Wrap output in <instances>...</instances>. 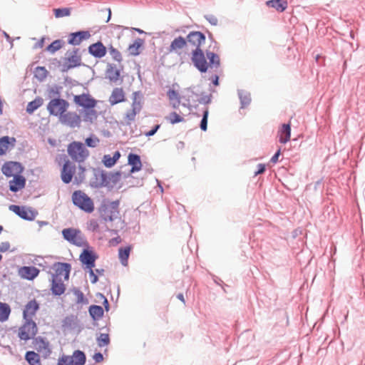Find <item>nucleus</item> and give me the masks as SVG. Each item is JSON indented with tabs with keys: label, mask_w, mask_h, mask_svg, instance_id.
I'll use <instances>...</instances> for the list:
<instances>
[{
	"label": "nucleus",
	"mask_w": 365,
	"mask_h": 365,
	"mask_svg": "<svg viewBox=\"0 0 365 365\" xmlns=\"http://www.w3.org/2000/svg\"><path fill=\"white\" fill-rule=\"evenodd\" d=\"M73 102L77 106L82 108V110L79 114L75 111H66L59 118L62 125L71 128H78L82 121L92 124L97 120L98 113L95 108L98 101L91 95L86 93L75 95Z\"/></svg>",
	"instance_id": "f257e3e1"
},
{
	"label": "nucleus",
	"mask_w": 365,
	"mask_h": 365,
	"mask_svg": "<svg viewBox=\"0 0 365 365\" xmlns=\"http://www.w3.org/2000/svg\"><path fill=\"white\" fill-rule=\"evenodd\" d=\"M209 63L207 62L202 49L193 50L192 53V61L195 66L202 73L207 71L208 68H217L220 65V59L218 55L213 52H207Z\"/></svg>",
	"instance_id": "f03ea898"
},
{
	"label": "nucleus",
	"mask_w": 365,
	"mask_h": 365,
	"mask_svg": "<svg viewBox=\"0 0 365 365\" xmlns=\"http://www.w3.org/2000/svg\"><path fill=\"white\" fill-rule=\"evenodd\" d=\"M67 152L71 158L77 162H84L89 155L88 150L81 142L73 141L68 144Z\"/></svg>",
	"instance_id": "7ed1b4c3"
},
{
	"label": "nucleus",
	"mask_w": 365,
	"mask_h": 365,
	"mask_svg": "<svg viewBox=\"0 0 365 365\" xmlns=\"http://www.w3.org/2000/svg\"><path fill=\"white\" fill-rule=\"evenodd\" d=\"M73 204L87 213H91L94 210L93 200L81 190H76L72 195Z\"/></svg>",
	"instance_id": "20e7f679"
},
{
	"label": "nucleus",
	"mask_w": 365,
	"mask_h": 365,
	"mask_svg": "<svg viewBox=\"0 0 365 365\" xmlns=\"http://www.w3.org/2000/svg\"><path fill=\"white\" fill-rule=\"evenodd\" d=\"M63 237L69 242L78 246L85 247L88 246L87 241L84 237L82 232L77 229L67 228L62 231Z\"/></svg>",
	"instance_id": "39448f33"
},
{
	"label": "nucleus",
	"mask_w": 365,
	"mask_h": 365,
	"mask_svg": "<svg viewBox=\"0 0 365 365\" xmlns=\"http://www.w3.org/2000/svg\"><path fill=\"white\" fill-rule=\"evenodd\" d=\"M101 217L105 221H113L119 217V201L105 204L100 208Z\"/></svg>",
	"instance_id": "423d86ee"
},
{
	"label": "nucleus",
	"mask_w": 365,
	"mask_h": 365,
	"mask_svg": "<svg viewBox=\"0 0 365 365\" xmlns=\"http://www.w3.org/2000/svg\"><path fill=\"white\" fill-rule=\"evenodd\" d=\"M38 332V327L33 319H25V322L19 327L18 336L20 339L28 341L32 339Z\"/></svg>",
	"instance_id": "0eeeda50"
},
{
	"label": "nucleus",
	"mask_w": 365,
	"mask_h": 365,
	"mask_svg": "<svg viewBox=\"0 0 365 365\" xmlns=\"http://www.w3.org/2000/svg\"><path fill=\"white\" fill-rule=\"evenodd\" d=\"M62 160L64 161V164L61 171V178L64 183L68 184L72 180L76 167L69 160L66 159V155H60L56 158V161L59 164Z\"/></svg>",
	"instance_id": "6e6552de"
},
{
	"label": "nucleus",
	"mask_w": 365,
	"mask_h": 365,
	"mask_svg": "<svg viewBox=\"0 0 365 365\" xmlns=\"http://www.w3.org/2000/svg\"><path fill=\"white\" fill-rule=\"evenodd\" d=\"M68 106L69 103L66 100L53 98L48 103L47 110L51 115L61 118L67 110Z\"/></svg>",
	"instance_id": "1a4fd4ad"
},
{
	"label": "nucleus",
	"mask_w": 365,
	"mask_h": 365,
	"mask_svg": "<svg viewBox=\"0 0 365 365\" xmlns=\"http://www.w3.org/2000/svg\"><path fill=\"white\" fill-rule=\"evenodd\" d=\"M81 63V56L79 54L78 48L68 51L66 53V56L63 63V71H67L71 68L79 66Z\"/></svg>",
	"instance_id": "9d476101"
},
{
	"label": "nucleus",
	"mask_w": 365,
	"mask_h": 365,
	"mask_svg": "<svg viewBox=\"0 0 365 365\" xmlns=\"http://www.w3.org/2000/svg\"><path fill=\"white\" fill-rule=\"evenodd\" d=\"M53 269L54 273L52 275L53 279L68 280L71 271V265L68 263L57 262L53 264Z\"/></svg>",
	"instance_id": "9b49d317"
},
{
	"label": "nucleus",
	"mask_w": 365,
	"mask_h": 365,
	"mask_svg": "<svg viewBox=\"0 0 365 365\" xmlns=\"http://www.w3.org/2000/svg\"><path fill=\"white\" fill-rule=\"evenodd\" d=\"M9 210L14 212L24 220H34L37 215V212L28 207H20L16 205L9 206Z\"/></svg>",
	"instance_id": "f8f14e48"
},
{
	"label": "nucleus",
	"mask_w": 365,
	"mask_h": 365,
	"mask_svg": "<svg viewBox=\"0 0 365 365\" xmlns=\"http://www.w3.org/2000/svg\"><path fill=\"white\" fill-rule=\"evenodd\" d=\"M24 168L21 163L14 161L6 162L2 168L1 171L6 177H14L20 175L23 172Z\"/></svg>",
	"instance_id": "ddd939ff"
},
{
	"label": "nucleus",
	"mask_w": 365,
	"mask_h": 365,
	"mask_svg": "<svg viewBox=\"0 0 365 365\" xmlns=\"http://www.w3.org/2000/svg\"><path fill=\"white\" fill-rule=\"evenodd\" d=\"M32 344L34 348L41 354L43 357L46 358L51 354V350L49 342L41 336L34 338Z\"/></svg>",
	"instance_id": "4468645a"
},
{
	"label": "nucleus",
	"mask_w": 365,
	"mask_h": 365,
	"mask_svg": "<svg viewBox=\"0 0 365 365\" xmlns=\"http://www.w3.org/2000/svg\"><path fill=\"white\" fill-rule=\"evenodd\" d=\"M187 43L195 48L194 50L201 49V46L205 42V36L200 31H191L186 38Z\"/></svg>",
	"instance_id": "2eb2a0df"
},
{
	"label": "nucleus",
	"mask_w": 365,
	"mask_h": 365,
	"mask_svg": "<svg viewBox=\"0 0 365 365\" xmlns=\"http://www.w3.org/2000/svg\"><path fill=\"white\" fill-rule=\"evenodd\" d=\"M40 308L39 303L35 299L29 301L24 306L23 317L24 319H32Z\"/></svg>",
	"instance_id": "dca6fc26"
},
{
	"label": "nucleus",
	"mask_w": 365,
	"mask_h": 365,
	"mask_svg": "<svg viewBox=\"0 0 365 365\" xmlns=\"http://www.w3.org/2000/svg\"><path fill=\"white\" fill-rule=\"evenodd\" d=\"M97 258L98 256L93 251L87 249H84L79 257L81 262L86 264L88 269L95 267V261Z\"/></svg>",
	"instance_id": "f3484780"
},
{
	"label": "nucleus",
	"mask_w": 365,
	"mask_h": 365,
	"mask_svg": "<svg viewBox=\"0 0 365 365\" xmlns=\"http://www.w3.org/2000/svg\"><path fill=\"white\" fill-rule=\"evenodd\" d=\"M106 47L101 41L92 43L88 47L89 53L98 58L104 57L106 54Z\"/></svg>",
	"instance_id": "a211bd4d"
},
{
	"label": "nucleus",
	"mask_w": 365,
	"mask_h": 365,
	"mask_svg": "<svg viewBox=\"0 0 365 365\" xmlns=\"http://www.w3.org/2000/svg\"><path fill=\"white\" fill-rule=\"evenodd\" d=\"M125 101V94L122 88H115L108 98L111 106L123 103Z\"/></svg>",
	"instance_id": "6ab92c4d"
},
{
	"label": "nucleus",
	"mask_w": 365,
	"mask_h": 365,
	"mask_svg": "<svg viewBox=\"0 0 365 365\" xmlns=\"http://www.w3.org/2000/svg\"><path fill=\"white\" fill-rule=\"evenodd\" d=\"M187 41L182 36L175 38L168 48L169 53H180V51L186 46Z\"/></svg>",
	"instance_id": "aec40b11"
},
{
	"label": "nucleus",
	"mask_w": 365,
	"mask_h": 365,
	"mask_svg": "<svg viewBox=\"0 0 365 365\" xmlns=\"http://www.w3.org/2000/svg\"><path fill=\"white\" fill-rule=\"evenodd\" d=\"M16 138L14 137L4 136L0 138V155L6 153L15 146Z\"/></svg>",
	"instance_id": "412c9836"
},
{
	"label": "nucleus",
	"mask_w": 365,
	"mask_h": 365,
	"mask_svg": "<svg viewBox=\"0 0 365 365\" xmlns=\"http://www.w3.org/2000/svg\"><path fill=\"white\" fill-rule=\"evenodd\" d=\"M39 270L35 267H22L19 270V275L29 280H32L38 276Z\"/></svg>",
	"instance_id": "4be33fe9"
},
{
	"label": "nucleus",
	"mask_w": 365,
	"mask_h": 365,
	"mask_svg": "<svg viewBox=\"0 0 365 365\" xmlns=\"http://www.w3.org/2000/svg\"><path fill=\"white\" fill-rule=\"evenodd\" d=\"M26 185V178L21 175L14 176V178L9 181V189L12 192H17L23 189Z\"/></svg>",
	"instance_id": "5701e85b"
},
{
	"label": "nucleus",
	"mask_w": 365,
	"mask_h": 365,
	"mask_svg": "<svg viewBox=\"0 0 365 365\" xmlns=\"http://www.w3.org/2000/svg\"><path fill=\"white\" fill-rule=\"evenodd\" d=\"M90 36V33L86 31L72 33L70 35L68 43L72 45H79L83 40L87 39Z\"/></svg>",
	"instance_id": "b1692460"
},
{
	"label": "nucleus",
	"mask_w": 365,
	"mask_h": 365,
	"mask_svg": "<svg viewBox=\"0 0 365 365\" xmlns=\"http://www.w3.org/2000/svg\"><path fill=\"white\" fill-rule=\"evenodd\" d=\"M65 280L53 279L51 284V290L54 295L60 296L66 291Z\"/></svg>",
	"instance_id": "393cba45"
},
{
	"label": "nucleus",
	"mask_w": 365,
	"mask_h": 365,
	"mask_svg": "<svg viewBox=\"0 0 365 365\" xmlns=\"http://www.w3.org/2000/svg\"><path fill=\"white\" fill-rule=\"evenodd\" d=\"M291 125L289 123L283 124L278 131L279 141L281 143H286L290 140Z\"/></svg>",
	"instance_id": "a878e982"
},
{
	"label": "nucleus",
	"mask_w": 365,
	"mask_h": 365,
	"mask_svg": "<svg viewBox=\"0 0 365 365\" xmlns=\"http://www.w3.org/2000/svg\"><path fill=\"white\" fill-rule=\"evenodd\" d=\"M106 78L112 82H117L120 78V71L115 65L108 64L106 71Z\"/></svg>",
	"instance_id": "bb28decb"
},
{
	"label": "nucleus",
	"mask_w": 365,
	"mask_h": 365,
	"mask_svg": "<svg viewBox=\"0 0 365 365\" xmlns=\"http://www.w3.org/2000/svg\"><path fill=\"white\" fill-rule=\"evenodd\" d=\"M266 5L278 12H283L287 9L288 3L284 0H269L266 1Z\"/></svg>",
	"instance_id": "cd10ccee"
},
{
	"label": "nucleus",
	"mask_w": 365,
	"mask_h": 365,
	"mask_svg": "<svg viewBox=\"0 0 365 365\" xmlns=\"http://www.w3.org/2000/svg\"><path fill=\"white\" fill-rule=\"evenodd\" d=\"M128 163L132 166L130 170L132 173L139 171L142 168L140 156L136 154H129Z\"/></svg>",
	"instance_id": "c85d7f7f"
},
{
	"label": "nucleus",
	"mask_w": 365,
	"mask_h": 365,
	"mask_svg": "<svg viewBox=\"0 0 365 365\" xmlns=\"http://www.w3.org/2000/svg\"><path fill=\"white\" fill-rule=\"evenodd\" d=\"M120 157V153L119 151H116L114 153L113 155L111 157L110 155H105L103 158V163L104 165L107 168H111L113 166L118 159Z\"/></svg>",
	"instance_id": "c756f323"
},
{
	"label": "nucleus",
	"mask_w": 365,
	"mask_h": 365,
	"mask_svg": "<svg viewBox=\"0 0 365 365\" xmlns=\"http://www.w3.org/2000/svg\"><path fill=\"white\" fill-rule=\"evenodd\" d=\"M167 96L174 108H178L180 104V97L178 91L170 89L168 91Z\"/></svg>",
	"instance_id": "7c9ffc66"
},
{
	"label": "nucleus",
	"mask_w": 365,
	"mask_h": 365,
	"mask_svg": "<svg viewBox=\"0 0 365 365\" xmlns=\"http://www.w3.org/2000/svg\"><path fill=\"white\" fill-rule=\"evenodd\" d=\"M131 247L127 246L125 247H120L118 250V257L120 262L123 265L126 266L128 264V259L130 255Z\"/></svg>",
	"instance_id": "2f4dec72"
},
{
	"label": "nucleus",
	"mask_w": 365,
	"mask_h": 365,
	"mask_svg": "<svg viewBox=\"0 0 365 365\" xmlns=\"http://www.w3.org/2000/svg\"><path fill=\"white\" fill-rule=\"evenodd\" d=\"M25 359L30 365H41L39 354L33 351H27Z\"/></svg>",
	"instance_id": "473e14b6"
},
{
	"label": "nucleus",
	"mask_w": 365,
	"mask_h": 365,
	"mask_svg": "<svg viewBox=\"0 0 365 365\" xmlns=\"http://www.w3.org/2000/svg\"><path fill=\"white\" fill-rule=\"evenodd\" d=\"M43 100L41 97L36 98L34 101L29 102L26 107V112L29 114L33 113L36 109L43 105Z\"/></svg>",
	"instance_id": "72a5a7b5"
},
{
	"label": "nucleus",
	"mask_w": 365,
	"mask_h": 365,
	"mask_svg": "<svg viewBox=\"0 0 365 365\" xmlns=\"http://www.w3.org/2000/svg\"><path fill=\"white\" fill-rule=\"evenodd\" d=\"M11 313V308L6 303L0 302V322H5L8 319Z\"/></svg>",
	"instance_id": "f704fd0d"
},
{
	"label": "nucleus",
	"mask_w": 365,
	"mask_h": 365,
	"mask_svg": "<svg viewBox=\"0 0 365 365\" xmlns=\"http://www.w3.org/2000/svg\"><path fill=\"white\" fill-rule=\"evenodd\" d=\"M71 358L73 360V365H83L86 362V356L81 351H76Z\"/></svg>",
	"instance_id": "c9c22d12"
},
{
	"label": "nucleus",
	"mask_w": 365,
	"mask_h": 365,
	"mask_svg": "<svg viewBox=\"0 0 365 365\" xmlns=\"http://www.w3.org/2000/svg\"><path fill=\"white\" fill-rule=\"evenodd\" d=\"M89 313L94 319H99L103 315V309L101 306L91 305L89 307Z\"/></svg>",
	"instance_id": "e433bc0d"
},
{
	"label": "nucleus",
	"mask_w": 365,
	"mask_h": 365,
	"mask_svg": "<svg viewBox=\"0 0 365 365\" xmlns=\"http://www.w3.org/2000/svg\"><path fill=\"white\" fill-rule=\"evenodd\" d=\"M143 45V41L140 38H138L134 43L129 46L128 51L131 55L137 56L140 53V48Z\"/></svg>",
	"instance_id": "4c0bfd02"
},
{
	"label": "nucleus",
	"mask_w": 365,
	"mask_h": 365,
	"mask_svg": "<svg viewBox=\"0 0 365 365\" xmlns=\"http://www.w3.org/2000/svg\"><path fill=\"white\" fill-rule=\"evenodd\" d=\"M108 52L113 60L118 63H120L123 61V56L117 48H114L113 46H110L108 47Z\"/></svg>",
	"instance_id": "58836bf2"
},
{
	"label": "nucleus",
	"mask_w": 365,
	"mask_h": 365,
	"mask_svg": "<svg viewBox=\"0 0 365 365\" xmlns=\"http://www.w3.org/2000/svg\"><path fill=\"white\" fill-rule=\"evenodd\" d=\"M62 46V41L61 40H56L46 47V51L51 53H54L56 51L61 49Z\"/></svg>",
	"instance_id": "ea45409f"
},
{
	"label": "nucleus",
	"mask_w": 365,
	"mask_h": 365,
	"mask_svg": "<svg viewBox=\"0 0 365 365\" xmlns=\"http://www.w3.org/2000/svg\"><path fill=\"white\" fill-rule=\"evenodd\" d=\"M166 119L171 123L175 124L184 121V118L178 114L176 112H172L170 115L166 117Z\"/></svg>",
	"instance_id": "a19ab883"
},
{
	"label": "nucleus",
	"mask_w": 365,
	"mask_h": 365,
	"mask_svg": "<svg viewBox=\"0 0 365 365\" xmlns=\"http://www.w3.org/2000/svg\"><path fill=\"white\" fill-rule=\"evenodd\" d=\"M98 345L101 347L108 345L110 343V337L108 334H101L97 338Z\"/></svg>",
	"instance_id": "79ce46f5"
},
{
	"label": "nucleus",
	"mask_w": 365,
	"mask_h": 365,
	"mask_svg": "<svg viewBox=\"0 0 365 365\" xmlns=\"http://www.w3.org/2000/svg\"><path fill=\"white\" fill-rule=\"evenodd\" d=\"M87 228L88 230L95 232H100V226L97 220L91 219L87 223Z\"/></svg>",
	"instance_id": "37998d69"
},
{
	"label": "nucleus",
	"mask_w": 365,
	"mask_h": 365,
	"mask_svg": "<svg viewBox=\"0 0 365 365\" xmlns=\"http://www.w3.org/2000/svg\"><path fill=\"white\" fill-rule=\"evenodd\" d=\"M73 294L76 297V301L78 304H86L87 303L86 299L84 297L83 293L78 289H75L73 290Z\"/></svg>",
	"instance_id": "c03bdc74"
},
{
	"label": "nucleus",
	"mask_w": 365,
	"mask_h": 365,
	"mask_svg": "<svg viewBox=\"0 0 365 365\" xmlns=\"http://www.w3.org/2000/svg\"><path fill=\"white\" fill-rule=\"evenodd\" d=\"M53 12L56 18L68 16L71 14V10L68 8L55 9Z\"/></svg>",
	"instance_id": "a18cd8bd"
},
{
	"label": "nucleus",
	"mask_w": 365,
	"mask_h": 365,
	"mask_svg": "<svg viewBox=\"0 0 365 365\" xmlns=\"http://www.w3.org/2000/svg\"><path fill=\"white\" fill-rule=\"evenodd\" d=\"M133 95H134V97H133V103H132V106H131L132 109L140 113V111L141 110V108H142L141 101H140V100L138 99V98H137L138 93H134Z\"/></svg>",
	"instance_id": "49530a36"
},
{
	"label": "nucleus",
	"mask_w": 365,
	"mask_h": 365,
	"mask_svg": "<svg viewBox=\"0 0 365 365\" xmlns=\"http://www.w3.org/2000/svg\"><path fill=\"white\" fill-rule=\"evenodd\" d=\"M138 113H139L138 112H137L131 108V110H128L125 115V122L128 124H130L131 122L135 120V116Z\"/></svg>",
	"instance_id": "de8ad7c7"
},
{
	"label": "nucleus",
	"mask_w": 365,
	"mask_h": 365,
	"mask_svg": "<svg viewBox=\"0 0 365 365\" xmlns=\"http://www.w3.org/2000/svg\"><path fill=\"white\" fill-rule=\"evenodd\" d=\"M239 96L242 107L246 106L250 103L251 98L250 94L244 92H240L239 93Z\"/></svg>",
	"instance_id": "09e8293b"
},
{
	"label": "nucleus",
	"mask_w": 365,
	"mask_h": 365,
	"mask_svg": "<svg viewBox=\"0 0 365 365\" xmlns=\"http://www.w3.org/2000/svg\"><path fill=\"white\" fill-rule=\"evenodd\" d=\"M58 365H73V360L69 356H63L58 359Z\"/></svg>",
	"instance_id": "8fccbe9b"
},
{
	"label": "nucleus",
	"mask_w": 365,
	"mask_h": 365,
	"mask_svg": "<svg viewBox=\"0 0 365 365\" xmlns=\"http://www.w3.org/2000/svg\"><path fill=\"white\" fill-rule=\"evenodd\" d=\"M208 114H209L208 110L206 109L203 112V116H202V119L201 123H200V128L202 130H207Z\"/></svg>",
	"instance_id": "3c124183"
},
{
	"label": "nucleus",
	"mask_w": 365,
	"mask_h": 365,
	"mask_svg": "<svg viewBox=\"0 0 365 365\" xmlns=\"http://www.w3.org/2000/svg\"><path fill=\"white\" fill-rule=\"evenodd\" d=\"M98 143L99 139L98 138H87L86 139V143L88 147L95 148Z\"/></svg>",
	"instance_id": "603ef678"
},
{
	"label": "nucleus",
	"mask_w": 365,
	"mask_h": 365,
	"mask_svg": "<svg viewBox=\"0 0 365 365\" xmlns=\"http://www.w3.org/2000/svg\"><path fill=\"white\" fill-rule=\"evenodd\" d=\"M89 269V275L91 283L95 284L98 282V276L94 273L93 268H88Z\"/></svg>",
	"instance_id": "864d4df0"
},
{
	"label": "nucleus",
	"mask_w": 365,
	"mask_h": 365,
	"mask_svg": "<svg viewBox=\"0 0 365 365\" xmlns=\"http://www.w3.org/2000/svg\"><path fill=\"white\" fill-rule=\"evenodd\" d=\"M10 248V244L8 242H4L0 245V252H6Z\"/></svg>",
	"instance_id": "5fc2aeb1"
},
{
	"label": "nucleus",
	"mask_w": 365,
	"mask_h": 365,
	"mask_svg": "<svg viewBox=\"0 0 365 365\" xmlns=\"http://www.w3.org/2000/svg\"><path fill=\"white\" fill-rule=\"evenodd\" d=\"M265 170V165L264 164H259L257 165V170L255 171V175L257 176V175L262 174Z\"/></svg>",
	"instance_id": "6e6d98bb"
},
{
	"label": "nucleus",
	"mask_w": 365,
	"mask_h": 365,
	"mask_svg": "<svg viewBox=\"0 0 365 365\" xmlns=\"http://www.w3.org/2000/svg\"><path fill=\"white\" fill-rule=\"evenodd\" d=\"M93 358L95 360V361L97 363L101 362L103 360V354L101 353H96L93 355Z\"/></svg>",
	"instance_id": "4d7b16f0"
},
{
	"label": "nucleus",
	"mask_w": 365,
	"mask_h": 365,
	"mask_svg": "<svg viewBox=\"0 0 365 365\" xmlns=\"http://www.w3.org/2000/svg\"><path fill=\"white\" fill-rule=\"evenodd\" d=\"M160 125H156L154 128H153L150 131L147 132L145 133V135L146 136H152V135H153L157 132V130L160 128Z\"/></svg>",
	"instance_id": "13d9d810"
},
{
	"label": "nucleus",
	"mask_w": 365,
	"mask_h": 365,
	"mask_svg": "<svg viewBox=\"0 0 365 365\" xmlns=\"http://www.w3.org/2000/svg\"><path fill=\"white\" fill-rule=\"evenodd\" d=\"M46 70L43 67H38L36 71V74L39 73V74L42 75L43 77L46 76Z\"/></svg>",
	"instance_id": "bf43d9fd"
},
{
	"label": "nucleus",
	"mask_w": 365,
	"mask_h": 365,
	"mask_svg": "<svg viewBox=\"0 0 365 365\" xmlns=\"http://www.w3.org/2000/svg\"><path fill=\"white\" fill-rule=\"evenodd\" d=\"M280 155V150H279L271 158V162L275 163L278 160V158Z\"/></svg>",
	"instance_id": "052dcab7"
},
{
	"label": "nucleus",
	"mask_w": 365,
	"mask_h": 365,
	"mask_svg": "<svg viewBox=\"0 0 365 365\" xmlns=\"http://www.w3.org/2000/svg\"><path fill=\"white\" fill-rule=\"evenodd\" d=\"M212 83L215 86L219 85V77L217 76H214V79L212 81Z\"/></svg>",
	"instance_id": "680f3d73"
},
{
	"label": "nucleus",
	"mask_w": 365,
	"mask_h": 365,
	"mask_svg": "<svg viewBox=\"0 0 365 365\" xmlns=\"http://www.w3.org/2000/svg\"><path fill=\"white\" fill-rule=\"evenodd\" d=\"M178 299H179L181 302H182V303L185 304V298H184V296L182 294H178L177 296Z\"/></svg>",
	"instance_id": "e2e57ef3"
},
{
	"label": "nucleus",
	"mask_w": 365,
	"mask_h": 365,
	"mask_svg": "<svg viewBox=\"0 0 365 365\" xmlns=\"http://www.w3.org/2000/svg\"><path fill=\"white\" fill-rule=\"evenodd\" d=\"M103 304L106 310H108V302L106 298L104 297Z\"/></svg>",
	"instance_id": "0e129e2a"
},
{
	"label": "nucleus",
	"mask_w": 365,
	"mask_h": 365,
	"mask_svg": "<svg viewBox=\"0 0 365 365\" xmlns=\"http://www.w3.org/2000/svg\"><path fill=\"white\" fill-rule=\"evenodd\" d=\"M43 41H44V38H43L41 39V41L38 43L40 47H43Z\"/></svg>",
	"instance_id": "69168bd1"
},
{
	"label": "nucleus",
	"mask_w": 365,
	"mask_h": 365,
	"mask_svg": "<svg viewBox=\"0 0 365 365\" xmlns=\"http://www.w3.org/2000/svg\"><path fill=\"white\" fill-rule=\"evenodd\" d=\"M1 113H2V103L0 101V114H1Z\"/></svg>",
	"instance_id": "338daca9"
},
{
	"label": "nucleus",
	"mask_w": 365,
	"mask_h": 365,
	"mask_svg": "<svg viewBox=\"0 0 365 365\" xmlns=\"http://www.w3.org/2000/svg\"><path fill=\"white\" fill-rule=\"evenodd\" d=\"M96 272L99 274H102L103 270L102 269L101 271L98 270V269H96Z\"/></svg>",
	"instance_id": "774afa93"
}]
</instances>
